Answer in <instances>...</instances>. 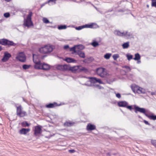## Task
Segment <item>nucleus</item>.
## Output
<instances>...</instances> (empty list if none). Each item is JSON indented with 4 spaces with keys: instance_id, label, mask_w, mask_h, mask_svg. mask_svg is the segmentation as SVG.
Segmentation results:
<instances>
[{
    "instance_id": "f257e3e1",
    "label": "nucleus",
    "mask_w": 156,
    "mask_h": 156,
    "mask_svg": "<svg viewBox=\"0 0 156 156\" xmlns=\"http://www.w3.org/2000/svg\"><path fill=\"white\" fill-rule=\"evenodd\" d=\"M134 112L137 113L138 112L144 114L146 117L150 119L153 120H156V115L150 112L148 110L144 108H141L139 106L135 105H134Z\"/></svg>"
},
{
    "instance_id": "f03ea898",
    "label": "nucleus",
    "mask_w": 156,
    "mask_h": 156,
    "mask_svg": "<svg viewBox=\"0 0 156 156\" xmlns=\"http://www.w3.org/2000/svg\"><path fill=\"white\" fill-rule=\"evenodd\" d=\"M32 16L33 12L31 11H30L29 12L26 18H24L23 25L28 28L34 26V24L32 20Z\"/></svg>"
},
{
    "instance_id": "7ed1b4c3",
    "label": "nucleus",
    "mask_w": 156,
    "mask_h": 156,
    "mask_svg": "<svg viewBox=\"0 0 156 156\" xmlns=\"http://www.w3.org/2000/svg\"><path fill=\"white\" fill-rule=\"evenodd\" d=\"M95 73L101 78H105L109 75V74L107 72L106 69L102 67L96 68Z\"/></svg>"
},
{
    "instance_id": "20e7f679",
    "label": "nucleus",
    "mask_w": 156,
    "mask_h": 156,
    "mask_svg": "<svg viewBox=\"0 0 156 156\" xmlns=\"http://www.w3.org/2000/svg\"><path fill=\"white\" fill-rule=\"evenodd\" d=\"M98 27V25L96 23H90L78 27H76L75 28L76 30H79L84 28L96 29Z\"/></svg>"
},
{
    "instance_id": "39448f33",
    "label": "nucleus",
    "mask_w": 156,
    "mask_h": 156,
    "mask_svg": "<svg viewBox=\"0 0 156 156\" xmlns=\"http://www.w3.org/2000/svg\"><path fill=\"white\" fill-rule=\"evenodd\" d=\"M0 44L5 46H7L9 47L11 46L15 47L16 44L15 43L12 41L3 38L0 39Z\"/></svg>"
},
{
    "instance_id": "423d86ee",
    "label": "nucleus",
    "mask_w": 156,
    "mask_h": 156,
    "mask_svg": "<svg viewBox=\"0 0 156 156\" xmlns=\"http://www.w3.org/2000/svg\"><path fill=\"white\" fill-rule=\"evenodd\" d=\"M53 49L54 48H53L52 45H46L39 48V51L41 53L48 54L52 52Z\"/></svg>"
},
{
    "instance_id": "0eeeda50",
    "label": "nucleus",
    "mask_w": 156,
    "mask_h": 156,
    "mask_svg": "<svg viewBox=\"0 0 156 156\" xmlns=\"http://www.w3.org/2000/svg\"><path fill=\"white\" fill-rule=\"evenodd\" d=\"M118 105L119 107L126 108L131 111L132 109L134 110V105H129L128 103L125 101H120L118 102Z\"/></svg>"
},
{
    "instance_id": "6e6552de",
    "label": "nucleus",
    "mask_w": 156,
    "mask_h": 156,
    "mask_svg": "<svg viewBox=\"0 0 156 156\" xmlns=\"http://www.w3.org/2000/svg\"><path fill=\"white\" fill-rule=\"evenodd\" d=\"M16 59L22 62H25L26 60V56L23 52H19L16 57Z\"/></svg>"
},
{
    "instance_id": "1a4fd4ad",
    "label": "nucleus",
    "mask_w": 156,
    "mask_h": 156,
    "mask_svg": "<svg viewBox=\"0 0 156 156\" xmlns=\"http://www.w3.org/2000/svg\"><path fill=\"white\" fill-rule=\"evenodd\" d=\"M88 78L89 79V80L87 82H90V84L92 83H98L100 84H104V83L101 81V80L99 78H97L95 77H89Z\"/></svg>"
},
{
    "instance_id": "9d476101",
    "label": "nucleus",
    "mask_w": 156,
    "mask_h": 156,
    "mask_svg": "<svg viewBox=\"0 0 156 156\" xmlns=\"http://www.w3.org/2000/svg\"><path fill=\"white\" fill-rule=\"evenodd\" d=\"M42 132V126H41L37 125L35 127V129L34 130V135L35 136H37L41 134Z\"/></svg>"
},
{
    "instance_id": "9b49d317",
    "label": "nucleus",
    "mask_w": 156,
    "mask_h": 156,
    "mask_svg": "<svg viewBox=\"0 0 156 156\" xmlns=\"http://www.w3.org/2000/svg\"><path fill=\"white\" fill-rule=\"evenodd\" d=\"M11 56L12 55L10 53L7 51H6L4 53V55L2 59V61L3 62H6Z\"/></svg>"
},
{
    "instance_id": "f8f14e48",
    "label": "nucleus",
    "mask_w": 156,
    "mask_h": 156,
    "mask_svg": "<svg viewBox=\"0 0 156 156\" xmlns=\"http://www.w3.org/2000/svg\"><path fill=\"white\" fill-rule=\"evenodd\" d=\"M68 65L64 64L63 65H58L56 66V69L62 71H67L68 70Z\"/></svg>"
},
{
    "instance_id": "ddd939ff",
    "label": "nucleus",
    "mask_w": 156,
    "mask_h": 156,
    "mask_svg": "<svg viewBox=\"0 0 156 156\" xmlns=\"http://www.w3.org/2000/svg\"><path fill=\"white\" fill-rule=\"evenodd\" d=\"M79 66L71 67L68 65V70L71 71L73 73H79Z\"/></svg>"
},
{
    "instance_id": "4468645a",
    "label": "nucleus",
    "mask_w": 156,
    "mask_h": 156,
    "mask_svg": "<svg viewBox=\"0 0 156 156\" xmlns=\"http://www.w3.org/2000/svg\"><path fill=\"white\" fill-rule=\"evenodd\" d=\"M40 68L38 69H43L44 70H48L50 69V65L49 64L43 62L41 63V66H40Z\"/></svg>"
},
{
    "instance_id": "2eb2a0df",
    "label": "nucleus",
    "mask_w": 156,
    "mask_h": 156,
    "mask_svg": "<svg viewBox=\"0 0 156 156\" xmlns=\"http://www.w3.org/2000/svg\"><path fill=\"white\" fill-rule=\"evenodd\" d=\"M61 105V104H58L56 102H54L53 103H49L46 104L45 106L47 108H52Z\"/></svg>"
},
{
    "instance_id": "dca6fc26",
    "label": "nucleus",
    "mask_w": 156,
    "mask_h": 156,
    "mask_svg": "<svg viewBox=\"0 0 156 156\" xmlns=\"http://www.w3.org/2000/svg\"><path fill=\"white\" fill-rule=\"evenodd\" d=\"M34 55H35V54H33V60L35 64L34 65V68L36 69H38L40 68V66H41V63L40 61H37L36 60H34Z\"/></svg>"
},
{
    "instance_id": "f3484780",
    "label": "nucleus",
    "mask_w": 156,
    "mask_h": 156,
    "mask_svg": "<svg viewBox=\"0 0 156 156\" xmlns=\"http://www.w3.org/2000/svg\"><path fill=\"white\" fill-rule=\"evenodd\" d=\"M30 130V129L29 128H22L19 130V133L20 134L26 135Z\"/></svg>"
},
{
    "instance_id": "a211bd4d",
    "label": "nucleus",
    "mask_w": 156,
    "mask_h": 156,
    "mask_svg": "<svg viewBox=\"0 0 156 156\" xmlns=\"http://www.w3.org/2000/svg\"><path fill=\"white\" fill-rule=\"evenodd\" d=\"M75 53L76 55H78L81 58H84L85 57V53L80 50H77L76 51H75L73 53V54Z\"/></svg>"
},
{
    "instance_id": "6ab92c4d",
    "label": "nucleus",
    "mask_w": 156,
    "mask_h": 156,
    "mask_svg": "<svg viewBox=\"0 0 156 156\" xmlns=\"http://www.w3.org/2000/svg\"><path fill=\"white\" fill-rule=\"evenodd\" d=\"M96 127L95 125L90 123H88L87 126V129L88 131H92L96 129Z\"/></svg>"
},
{
    "instance_id": "aec40b11",
    "label": "nucleus",
    "mask_w": 156,
    "mask_h": 156,
    "mask_svg": "<svg viewBox=\"0 0 156 156\" xmlns=\"http://www.w3.org/2000/svg\"><path fill=\"white\" fill-rule=\"evenodd\" d=\"M79 72H83L85 73H87L89 72V70L85 67L79 66Z\"/></svg>"
},
{
    "instance_id": "412c9836",
    "label": "nucleus",
    "mask_w": 156,
    "mask_h": 156,
    "mask_svg": "<svg viewBox=\"0 0 156 156\" xmlns=\"http://www.w3.org/2000/svg\"><path fill=\"white\" fill-rule=\"evenodd\" d=\"M64 60L68 63H75L77 62V60H76L70 57H66Z\"/></svg>"
},
{
    "instance_id": "4be33fe9",
    "label": "nucleus",
    "mask_w": 156,
    "mask_h": 156,
    "mask_svg": "<svg viewBox=\"0 0 156 156\" xmlns=\"http://www.w3.org/2000/svg\"><path fill=\"white\" fill-rule=\"evenodd\" d=\"M84 85H87L88 86H93L94 87H97L99 89H103L104 87L101 86H100L99 84H88L87 83H85Z\"/></svg>"
},
{
    "instance_id": "5701e85b",
    "label": "nucleus",
    "mask_w": 156,
    "mask_h": 156,
    "mask_svg": "<svg viewBox=\"0 0 156 156\" xmlns=\"http://www.w3.org/2000/svg\"><path fill=\"white\" fill-rule=\"evenodd\" d=\"M94 60V58L92 57H90L89 58H87L83 60V62L85 63H88L90 62H92Z\"/></svg>"
},
{
    "instance_id": "b1692460",
    "label": "nucleus",
    "mask_w": 156,
    "mask_h": 156,
    "mask_svg": "<svg viewBox=\"0 0 156 156\" xmlns=\"http://www.w3.org/2000/svg\"><path fill=\"white\" fill-rule=\"evenodd\" d=\"M136 93L138 94H145L146 93V91L144 89L139 87Z\"/></svg>"
},
{
    "instance_id": "393cba45",
    "label": "nucleus",
    "mask_w": 156,
    "mask_h": 156,
    "mask_svg": "<svg viewBox=\"0 0 156 156\" xmlns=\"http://www.w3.org/2000/svg\"><path fill=\"white\" fill-rule=\"evenodd\" d=\"M91 44L94 47H96L100 45L98 42L95 40H93L92 42L91 43Z\"/></svg>"
},
{
    "instance_id": "a878e982",
    "label": "nucleus",
    "mask_w": 156,
    "mask_h": 156,
    "mask_svg": "<svg viewBox=\"0 0 156 156\" xmlns=\"http://www.w3.org/2000/svg\"><path fill=\"white\" fill-rule=\"evenodd\" d=\"M21 125L23 127H29L30 125V123H28L26 121H24L21 123Z\"/></svg>"
},
{
    "instance_id": "bb28decb",
    "label": "nucleus",
    "mask_w": 156,
    "mask_h": 156,
    "mask_svg": "<svg viewBox=\"0 0 156 156\" xmlns=\"http://www.w3.org/2000/svg\"><path fill=\"white\" fill-rule=\"evenodd\" d=\"M131 87L132 91L134 93H137V90L138 88V87L136 85H135L134 86L131 85Z\"/></svg>"
},
{
    "instance_id": "cd10ccee",
    "label": "nucleus",
    "mask_w": 156,
    "mask_h": 156,
    "mask_svg": "<svg viewBox=\"0 0 156 156\" xmlns=\"http://www.w3.org/2000/svg\"><path fill=\"white\" fill-rule=\"evenodd\" d=\"M134 56V57L133 58V59L135 61L140 59L141 56L139 53H135Z\"/></svg>"
},
{
    "instance_id": "c85d7f7f",
    "label": "nucleus",
    "mask_w": 156,
    "mask_h": 156,
    "mask_svg": "<svg viewBox=\"0 0 156 156\" xmlns=\"http://www.w3.org/2000/svg\"><path fill=\"white\" fill-rule=\"evenodd\" d=\"M74 123V122L66 121L64 123V125L65 126H73Z\"/></svg>"
},
{
    "instance_id": "c756f323",
    "label": "nucleus",
    "mask_w": 156,
    "mask_h": 156,
    "mask_svg": "<svg viewBox=\"0 0 156 156\" xmlns=\"http://www.w3.org/2000/svg\"><path fill=\"white\" fill-rule=\"evenodd\" d=\"M122 46L123 49L127 48L129 46V42L128 41L124 43L122 45Z\"/></svg>"
},
{
    "instance_id": "7c9ffc66",
    "label": "nucleus",
    "mask_w": 156,
    "mask_h": 156,
    "mask_svg": "<svg viewBox=\"0 0 156 156\" xmlns=\"http://www.w3.org/2000/svg\"><path fill=\"white\" fill-rule=\"evenodd\" d=\"M57 28L59 30L65 29L67 28V26L66 25H60L58 26Z\"/></svg>"
},
{
    "instance_id": "2f4dec72",
    "label": "nucleus",
    "mask_w": 156,
    "mask_h": 156,
    "mask_svg": "<svg viewBox=\"0 0 156 156\" xmlns=\"http://www.w3.org/2000/svg\"><path fill=\"white\" fill-rule=\"evenodd\" d=\"M122 68H125L126 69H127V70L126 71H125V70H124V71L125 73H128L129 72H130L131 71V68H130V67L128 66H122Z\"/></svg>"
},
{
    "instance_id": "473e14b6",
    "label": "nucleus",
    "mask_w": 156,
    "mask_h": 156,
    "mask_svg": "<svg viewBox=\"0 0 156 156\" xmlns=\"http://www.w3.org/2000/svg\"><path fill=\"white\" fill-rule=\"evenodd\" d=\"M26 112L24 111H22L21 112L17 113V115L19 116L20 117H23L25 116Z\"/></svg>"
},
{
    "instance_id": "72a5a7b5",
    "label": "nucleus",
    "mask_w": 156,
    "mask_h": 156,
    "mask_svg": "<svg viewBox=\"0 0 156 156\" xmlns=\"http://www.w3.org/2000/svg\"><path fill=\"white\" fill-rule=\"evenodd\" d=\"M127 60L130 61L131 59H133V56L130 53H127L126 55Z\"/></svg>"
},
{
    "instance_id": "f704fd0d",
    "label": "nucleus",
    "mask_w": 156,
    "mask_h": 156,
    "mask_svg": "<svg viewBox=\"0 0 156 156\" xmlns=\"http://www.w3.org/2000/svg\"><path fill=\"white\" fill-rule=\"evenodd\" d=\"M115 81V79H108L106 80V83L109 84H112L114 81Z\"/></svg>"
},
{
    "instance_id": "c9c22d12",
    "label": "nucleus",
    "mask_w": 156,
    "mask_h": 156,
    "mask_svg": "<svg viewBox=\"0 0 156 156\" xmlns=\"http://www.w3.org/2000/svg\"><path fill=\"white\" fill-rule=\"evenodd\" d=\"M76 49L82 50L85 48V47L84 45L82 44H78L76 45Z\"/></svg>"
},
{
    "instance_id": "e433bc0d",
    "label": "nucleus",
    "mask_w": 156,
    "mask_h": 156,
    "mask_svg": "<svg viewBox=\"0 0 156 156\" xmlns=\"http://www.w3.org/2000/svg\"><path fill=\"white\" fill-rule=\"evenodd\" d=\"M31 66L30 65H27V64H24L22 66V68L23 69L26 70L29 69Z\"/></svg>"
},
{
    "instance_id": "4c0bfd02",
    "label": "nucleus",
    "mask_w": 156,
    "mask_h": 156,
    "mask_svg": "<svg viewBox=\"0 0 156 156\" xmlns=\"http://www.w3.org/2000/svg\"><path fill=\"white\" fill-rule=\"evenodd\" d=\"M112 55V54L110 53H106L104 56V58L106 59H109Z\"/></svg>"
},
{
    "instance_id": "58836bf2",
    "label": "nucleus",
    "mask_w": 156,
    "mask_h": 156,
    "mask_svg": "<svg viewBox=\"0 0 156 156\" xmlns=\"http://www.w3.org/2000/svg\"><path fill=\"white\" fill-rule=\"evenodd\" d=\"M17 107V110H16V114L17 113H19V112H21L22 111V106L21 105L19 106L18 107Z\"/></svg>"
},
{
    "instance_id": "ea45409f",
    "label": "nucleus",
    "mask_w": 156,
    "mask_h": 156,
    "mask_svg": "<svg viewBox=\"0 0 156 156\" xmlns=\"http://www.w3.org/2000/svg\"><path fill=\"white\" fill-rule=\"evenodd\" d=\"M76 45H74L73 46L71 47L70 48L69 51H72V54H73V53L75 51H76L75 49H76Z\"/></svg>"
},
{
    "instance_id": "a19ab883",
    "label": "nucleus",
    "mask_w": 156,
    "mask_h": 156,
    "mask_svg": "<svg viewBox=\"0 0 156 156\" xmlns=\"http://www.w3.org/2000/svg\"><path fill=\"white\" fill-rule=\"evenodd\" d=\"M43 22L47 24L50 23L49 20L46 18H43Z\"/></svg>"
},
{
    "instance_id": "79ce46f5",
    "label": "nucleus",
    "mask_w": 156,
    "mask_h": 156,
    "mask_svg": "<svg viewBox=\"0 0 156 156\" xmlns=\"http://www.w3.org/2000/svg\"><path fill=\"white\" fill-rule=\"evenodd\" d=\"M151 5L152 7L156 8V0H151Z\"/></svg>"
},
{
    "instance_id": "37998d69",
    "label": "nucleus",
    "mask_w": 156,
    "mask_h": 156,
    "mask_svg": "<svg viewBox=\"0 0 156 156\" xmlns=\"http://www.w3.org/2000/svg\"><path fill=\"white\" fill-rule=\"evenodd\" d=\"M112 57L114 60H117V58L119 57V56L118 54H115L113 55Z\"/></svg>"
},
{
    "instance_id": "c03bdc74",
    "label": "nucleus",
    "mask_w": 156,
    "mask_h": 156,
    "mask_svg": "<svg viewBox=\"0 0 156 156\" xmlns=\"http://www.w3.org/2000/svg\"><path fill=\"white\" fill-rule=\"evenodd\" d=\"M4 16L6 18H8L10 16V13L9 12L5 13L3 14Z\"/></svg>"
},
{
    "instance_id": "a18cd8bd",
    "label": "nucleus",
    "mask_w": 156,
    "mask_h": 156,
    "mask_svg": "<svg viewBox=\"0 0 156 156\" xmlns=\"http://www.w3.org/2000/svg\"><path fill=\"white\" fill-rule=\"evenodd\" d=\"M151 144L156 148V140H151Z\"/></svg>"
},
{
    "instance_id": "49530a36",
    "label": "nucleus",
    "mask_w": 156,
    "mask_h": 156,
    "mask_svg": "<svg viewBox=\"0 0 156 156\" xmlns=\"http://www.w3.org/2000/svg\"><path fill=\"white\" fill-rule=\"evenodd\" d=\"M126 36L128 38L131 37L132 36V34L131 33L126 31Z\"/></svg>"
},
{
    "instance_id": "de8ad7c7",
    "label": "nucleus",
    "mask_w": 156,
    "mask_h": 156,
    "mask_svg": "<svg viewBox=\"0 0 156 156\" xmlns=\"http://www.w3.org/2000/svg\"><path fill=\"white\" fill-rule=\"evenodd\" d=\"M115 33L118 36H122V32L119 30H116L115 32Z\"/></svg>"
},
{
    "instance_id": "09e8293b",
    "label": "nucleus",
    "mask_w": 156,
    "mask_h": 156,
    "mask_svg": "<svg viewBox=\"0 0 156 156\" xmlns=\"http://www.w3.org/2000/svg\"><path fill=\"white\" fill-rule=\"evenodd\" d=\"M57 0H48L47 2L48 3H49L50 2H53L54 4L55 3V2Z\"/></svg>"
},
{
    "instance_id": "8fccbe9b",
    "label": "nucleus",
    "mask_w": 156,
    "mask_h": 156,
    "mask_svg": "<svg viewBox=\"0 0 156 156\" xmlns=\"http://www.w3.org/2000/svg\"><path fill=\"white\" fill-rule=\"evenodd\" d=\"M69 48V45L68 44H66V45H65L63 46V48L65 50H67Z\"/></svg>"
},
{
    "instance_id": "3c124183",
    "label": "nucleus",
    "mask_w": 156,
    "mask_h": 156,
    "mask_svg": "<svg viewBox=\"0 0 156 156\" xmlns=\"http://www.w3.org/2000/svg\"><path fill=\"white\" fill-rule=\"evenodd\" d=\"M143 122L147 125L151 126V124L147 121L145 120H143Z\"/></svg>"
},
{
    "instance_id": "603ef678",
    "label": "nucleus",
    "mask_w": 156,
    "mask_h": 156,
    "mask_svg": "<svg viewBox=\"0 0 156 156\" xmlns=\"http://www.w3.org/2000/svg\"><path fill=\"white\" fill-rule=\"evenodd\" d=\"M116 96L119 98H120L121 97V95L119 93H117L116 94Z\"/></svg>"
},
{
    "instance_id": "864d4df0",
    "label": "nucleus",
    "mask_w": 156,
    "mask_h": 156,
    "mask_svg": "<svg viewBox=\"0 0 156 156\" xmlns=\"http://www.w3.org/2000/svg\"><path fill=\"white\" fill-rule=\"evenodd\" d=\"M69 152L71 153H73L75 152V151L74 149H71L69 150Z\"/></svg>"
},
{
    "instance_id": "5fc2aeb1",
    "label": "nucleus",
    "mask_w": 156,
    "mask_h": 156,
    "mask_svg": "<svg viewBox=\"0 0 156 156\" xmlns=\"http://www.w3.org/2000/svg\"><path fill=\"white\" fill-rule=\"evenodd\" d=\"M47 3H48L47 2H45L41 4V5L40 8H41L43 6H44L45 5H46V4H47Z\"/></svg>"
},
{
    "instance_id": "6e6d98bb",
    "label": "nucleus",
    "mask_w": 156,
    "mask_h": 156,
    "mask_svg": "<svg viewBox=\"0 0 156 156\" xmlns=\"http://www.w3.org/2000/svg\"><path fill=\"white\" fill-rule=\"evenodd\" d=\"M113 10V9H109L107 10L105 12V13H107L108 12H111Z\"/></svg>"
},
{
    "instance_id": "4d7b16f0",
    "label": "nucleus",
    "mask_w": 156,
    "mask_h": 156,
    "mask_svg": "<svg viewBox=\"0 0 156 156\" xmlns=\"http://www.w3.org/2000/svg\"><path fill=\"white\" fill-rule=\"evenodd\" d=\"M47 56V55H44L42 56L41 57V59H43L44 58L46 57Z\"/></svg>"
},
{
    "instance_id": "13d9d810",
    "label": "nucleus",
    "mask_w": 156,
    "mask_h": 156,
    "mask_svg": "<svg viewBox=\"0 0 156 156\" xmlns=\"http://www.w3.org/2000/svg\"><path fill=\"white\" fill-rule=\"evenodd\" d=\"M126 32H122V35H121L122 36H126Z\"/></svg>"
},
{
    "instance_id": "bf43d9fd",
    "label": "nucleus",
    "mask_w": 156,
    "mask_h": 156,
    "mask_svg": "<svg viewBox=\"0 0 156 156\" xmlns=\"http://www.w3.org/2000/svg\"><path fill=\"white\" fill-rule=\"evenodd\" d=\"M118 12H124V10L122 9H119L118 11Z\"/></svg>"
},
{
    "instance_id": "052dcab7",
    "label": "nucleus",
    "mask_w": 156,
    "mask_h": 156,
    "mask_svg": "<svg viewBox=\"0 0 156 156\" xmlns=\"http://www.w3.org/2000/svg\"><path fill=\"white\" fill-rule=\"evenodd\" d=\"M137 61V64H139L141 63V61L140 60H136Z\"/></svg>"
},
{
    "instance_id": "680f3d73",
    "label": "nucleus",
    "mask_w": 156,
    "mask_h": 156,
    "mask_svg": "<svg viewBox=\"0 0 156 156\" xmlns=\"http://www.w3.org/2000/svg\"><path fill=\"white\" fill-rule=\"evenodd\" d=\"M106 154L107 156H111L110 154V153L108 152V153Z\"/></svg>"
},
{
    "instance_id": "e2e57ef3",
    "label": "nucleus",
    "mask_w": 156,
    "mask_h": 156,
    "mask_svg": "<svg viewBox=\"0 0 156 156\" xmlns=\"http://www.w3.org/2000/svg\"><path fill=\"white\" fill-rule=\"evenodd\" d=\"M156 93L155 92H152L151 93V94L152 95H155Z\"/></svg>"
},
{
    "instance_id": "0e129e2a",
    "label": "nucleus",
    "mask_w": 156,
    "mask_h": 156,
    "mask_svg": "<svg viewBox=\"0 0 156 156\" xmlns=\"http://www.w3.org/2000/svg\"><path fill=\"white\" fill-rule=\"evenodd\" d=\"M138 116L139 118L140 119H143L142 118L140 115H138Z\"/></svg>"
},
{
    "instance_id": "69168bd1",
    "label": "nucleus",
    "mask_w": 156,
    "mask_h": 156,
    "mask_svg": "<svg viewBox=\"0 0 156 156\" xmlns=\"http://www.w3.org/2000/svg\"><path fill=\"white\" fill-rule=\"evenodd\" d=\"M2 49V47L1 46H0V51H1Z\"/></svg>"
},
{
    "instance_id": "338daca9",
    "label": "nucleus",
    "mask_w": 156,
    "mask_h": 156,
    "mask_svg": "<svg viewBox=\"0 0 156 156\" xmlns=\"http://www.w3.org/2000/svg\"><path fill=\"white\" fill-rule=\"evenodd\" d=\"M5 1H6V2H9L11 0H5Z\"/></svg>"
},
{
    "instance_id": "774afa93",
    "label": "nucleus",
    "mask_w": 156,
    "mask_h": 156,
    "mask_svg": "<svg viewBox=\"0 0 156 156\" xmlns=\"http://www.w3.org/2000/svg\"><path fill=\"white\" fill-rule=\"evenodd\" d=\"M116 154H117V153H114L112 154V155H113L114 156L116 155Z\"/></svg>"
}]
</instances>
